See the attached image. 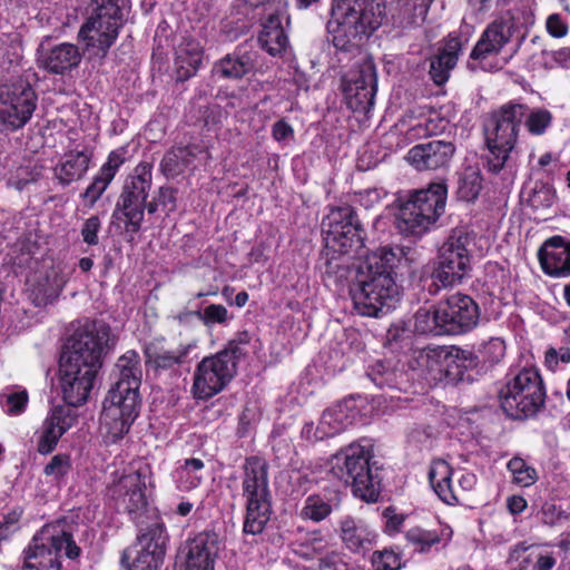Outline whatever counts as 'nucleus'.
I'll use <instances>...</instances> for the list:
<instances>
[{
    "label": "nucleus",
    "mask_w": 570,
    "mask_h": 570,
    "mask_svg": "<svg viewBox=\"0 0 570 570\" xmlns=\"http://www.w3.org/2000/svg\"><path fill=\"white\" fill-rule=\"evenodd\" d=\"M404 258L403 248L383 246L365 255L358 265L350 294L356 312L379 317L393 309L400 301L394 269Z\"/></svg>",
    "instance_id": "obj_1"
},
{
    "label": "nucleus",
    "mask_w": 570,
    "mask_h": 570,
    "mask_svg": "<svg viewBox=\"0 0 570 570\" xmlns=\"http://www.w3.org/2000/svg\"><path fill=\"white\" fill-rule=\"evenodd\" d=\"M99 370L60 361V386L67 405L53 406L36 432L38 453H51L62 435L77 423L78 413L72 407L87 402Z\"/></svg>",
    "instance_id": "obj_2"
},
{
    "label": "nucleus",
    "mask_w": 570,
    "mask_h": 570,
    "mask_svg": "<svg viewBox=\"0 0 570 570\" xmlns=\"http://www.w3.org/2000/svg\"><path fill=\"white\" fill-rule=\"evenodd\" d=\"M322 232L325 242L324 273L328 276L340 274L338 277H344L347 273V265L343 264L340 257L364 256L365 232L357 219L355 209L347 204L331 208L322 220Z\"/></svg>",
    "instance_id": "obj_3"
},
{
    "label": "nucleus",
    "mask_w": 570,
    "mask_h": 570,
    "mask_svg": "<svg viewBox=\"0 0 570 570\" xmlns=\"http://www.w3.org/2000/svg\"><path fill=\"white\" fill-rule=\"evenodd\" d=\"M384 9L383 0H333L328 41L338 50H352L381 26Z\"/></svg>",
    "instance_id": "obj_4"
},
{
    "label": "nucleus",
    "mask_w": 570,
    "mask_h": 570,
    "mask_svg": "<svg viewBox=\"0 0 570 570\" xmlns=\"http://www.w3.org/2000/svg\"><path fill=\"white\" fill-rule=\"evenodd\" d=\"M250 337L237 333L217 353L204 357L196 366L191 391L198 400H209L220 393L236 376L239 362L246 356Z\"/></svg>",
    "instance_id": "obj_5"
},
{
    "label": "nucleus",
    "mask_w": 570,
    "mask_h": 570,
    "mask_svg": "<svg viewBox=\"0 0 570 570\" xmlns=\"http://www.w3.org/2000/svg\"><path fill=\"white\" fill-rule=\"evenodd\" d=\"M372 458V446L356 442L341 449L331 459V473L366 502H376L381 493L380 469L371 463Z\"/></svg>",
    "instance_id": "obj_6"
},
{
    "label": "nucleus",
    "mask_w": 570,
    "mask_h": 570,
    "mask_svg": "<svg viewBox=\"0 0 570 570\" xmlns=\"http://www.w3.org/2000/svg\"><path fill=\"white\" fill-rule=\"evenodd\" d=\"M128 0H92L90 11L79 30V38L95 56L105 58L116 42L126 21Z\"/></svg>",
    "instance_id": "obj_7"
},
{
    "label": "nucleus",
    "mask_w": 570,
    "mask_h": 570,
    "mask_svg": "<svg viewBox=\"0 0 570 570\" xmlns=\"http://www.w3.org/2000/svg\"><path fill=\"white\" fill-rule=\"evenodd\" d=\"M528 111V106L509 101L492 112L487 135L489 171L499 174L509 165L511 153Z\"/></svg>",
    "instance_id": "obj_8"
},
{
    "label": "nucleus",
    "mask_w": 570,
    "mask_h": 570,
    "mask_svg": "<svg viewBox=\"0 0 570 570\" xmlns=\"http://www.w3.org/2000/svg\"><path fill=\"white\" fill-rule=\"evenodd\" d=\"M62 550L69 559H76L80 554V548L70 533L45 527L33 535L22 551L21 563L12 570H62Z\"/></svg>",
    "instance_id": "obj_9"
},
{
    "label": "nucleus",
    "mask_w": 570,
    "mask_h": 570,
    "mask_svg": "<svg viewBox=\"0 0 570 570\" xmlns=\"http://www.w3.org/2000/svg\"><path fill=\"white\" fill-rule=\"evenodd\" d=\"M501 409L512 419H527L535 415L546 402V390L539 372L522 368L507 381L499 392Z\"/></svg>",
    "instance_id": "obj_10"
},
{
    "label": "nucleus",
    "mask_w": 570,
    "mask_h": 570,
    "mask_svg": "<svg viewBox=\"0 0 570 570\" xmlns=\"http://www.w3.org/2000/svg\"><path fill=\"white\" fill-rule=\"evenodd\" d=\"M448 188L434 183L428 189L416 190L404 203L396 216V227L405 236H421L444 212Z\"/></svg>",
    "instance_id": "obj_11"
},
{
    "label": "nucleus",
    "mask_w": 570,
    "mask_h": 570,
    "mask_svg": "<svg viewBox=\"0 0 570 570\" xmlns=\"http://www.w3.org/2000/svg\"><path fill=\"white\" fill-rule=\"evenodd\" d=\"M151 181L153 164L148 161L139 163L124 181L112 217L124 219L125 228L129 233L136 234L141 228Z\"/></svg>",
    "instance_id": "obj_12"
},
{
    "label": "nucleus",
    "mask_w": 570,
    "mask_h": 570,
    "mask_svg": "<svg viewBox=\"0 0 570 570\" xmlns=\"http://www.w3.org/2000/svg\"><path fill=\"white\" fill-rule=\"evenodd\" d=\"M139 389L111 385L100 414V429L110 442L122 439L130 430L140 411Z\"/></svg>",
    "instance_id": "obj_13"
},
{
    "label": "nucleus",
    "mask_w": 570,
    "mask_h": 570,
    "mask_svg": "<svg viewBox=\"0 0 570 570\" xmlns=\"http://www.w3.org/2000/svg\"><path fill=\"white\" fill-rule=\"evenodd\" d=\"M110 327L104 323L86 321L67 338L61 354L62 362L100 368L102 355L109 346Z\"/></svg>",
    "instance_id": "obj_14"
},
{
    "label": "nucleus",
    "mask_w": 570,
    "mask_h": 570,
    "mask_svg": "<svg viewBox=\"0 0 570 570\" xmlns=\"http://www.w3.org/2000/svg\"><path fill=\"white\" fill-rule=\"evenodd\" d=\"M471 235L463 229H454L439 248L436 267L432 277L442 287L458 285L471 271L469 245Z\"/></svg>",
    "instance_id": "obj_15"
},
{
    "label": "nucleus",
    "mask_w": 570,
    "mask_h": 570,
    "mask_svg": "<svg viewBox=\"0 0 570 570\" xmlns=\"http://www.w3.org/2000/svg\"><path fill=\"white\" fill-rule=\"evenodd\" d=\"M514 32L513 23L509 20L498 19L492 21L481 33L479 40L473 47L470 59L476 61L484 70H500L512 58L498 56L502 49L511 41Z\"/></svg>",
    "instance_id": "obj_16"
},
{
    "label": "nucleus",
    "mask_w": 570,
    "mask_h": 570,
    "mask_svg": "<svg viewBox=\"0 0 570 570\" xmlns=\"http://www.w3.org/2000/svg\"><path fill=\"white\" fill-rule=\"evenodd\" d=\"M36 107L37 95L29 83H13L0 90V121L7 130L22 128Z\"/></svg>",
    "instance_id": "obj_17"
},
{
    "label": "nucleus",
    "mask_w": 570,
    "mask_h": 570,
    "mask_svg": "<svg viewBox=\"0 0 570 570\" xmlns=\"http://www.w3.org/2000/svg\"><path fill=\"white\" fill-rule=\"evenodd\" d=\"M376 90V68L372 60H364L353 69L344 85L347 104L353 111L357 112H368L371 110Z\"/></svg>",
    "instance_id": "obj_18"
},
{
    "label": "nucleus",
    "mask_w": 570,
    "mask_h": 570,
    "mask_svg": "<svg viewBox=\"0 0 570 570\" xmlns=\"http://www.w3.org/2000/svg\"><path fill=\"white\" fill-rule=\"evenodd\" d=\"M452 468L444 460H434L429 470V481L436 495L446 504L460 502V494L470 492L476 484V475L463 472L458 479V488L452 484Z\"/></svg>",
    "instance_id": "obj_19"
},
{
    "label": "nucleus",
    "mask_w": 570,
    "mask_h": 570,
    "mask_svg": "<svg viewBox=\"0 0 570 570\" xmlns=\"http://www.w3.org/2000/svg\"><path fill=\"white\" fill-rule=\"evenodd\" d=\"M440 305L446 334L466 333L476 326L479 306L470 296L456 293L440 302Z\"/></svg>",
    "instance_id": "obj_20"
},
{
    "label": "nucleus",
    "mask_w": 570,
    "mask_h": 570,
    "mask_svg": "<svg viewBox=\"0 0 570 570\" xmlns=\"http://www.w3.org/2000/svg\"><path fill=\"white\" fill-rule=\"evenodd\" d=\"M269 465L261 456H248L242 465V495L245 501H272Z\"/></svg>",
    "instance_id": "obj_21"
},
{
    "label": "nucleus",
    "mask_w": 570,
    "mask_h": 570,
    "mask_svg": "<svg viewBox=\"0 0 570 570\" xmlns=\"http://www.w3.org/2000/svg\"><path fill=\"white\" fill-rule=\"evenodd\" d=\"M185 570H214L220 542L214 530H204L186 543Z\"/></svg>",
    "instance_id": "obj_22"
},
{
    "label": "nucleus",
    "mask_w": 570,
    "mask_h": 570,
    "mask_svg": "<svg viewBox=\"0 0 570 570\" xmlns=\"http://www.w3.org/2000/svg\"><path fill=\"white\" fill-rule=\"evenodd\" d=\"M148 478V469H139L124 475L115 487L114 493L118 495L119 503L134 518L146 509L145 490Z\"/></svg>",
    "instance_id": "obj_23"
},
{
    "label": "nucleus",
    "mask_w": 570,
    "mask_h": 570,
    "mask_svg": "<svg viewBox=\"0 0 570 570\" xmlns=\"http://www.w3.org/2000/svg\"><path fill=\"white\" fill-rule=\"evenodd\" d=\"M455 147L451 141L431 140L412 147L407 160L419 170H434L450 164Z\"/></svg>",
    "instance_id": "obj_24"
},
{
    "label": "nucleus",
    "mask_w": 570,
    "mask_h": 570,
    "mask_svg": "<svg viewBox=\"0 0 570 570\" xmlns=\"http://www.w3.org/2000/svg\"><path fill=\"white\" fill-rule=\"evenodd\" d=\"M542 271L552 277L570 276V242L562 236L547 239L538 252Z\"/></svg>",
    "instance_id": "obj_25"
},
{
    "label": "nucleus",
    "mask_w": 570,
    "mask_h": 570,
    "mask_svg": "<svg viewBox=\"0 0 570 570\" xmlns=\"http://www.w3.org/2000/svg\"><path fill=\"white\" fill-rule=\"evenodd\" d=\"M341 501V492L337 489H323L304 500L298 517L304 521L320 523L340 508Z\"/></svg>",
    "instance_id": "obj_26"
},
{
    "label": "nucleus",
    "mask_w": 570,
    "mask_h": 570,
    "mask_svg": "<svg viewBox=\"0 0 570 570\" xmlns=\"http://www.w3.org/2000/svg\"><path fill=\"white\" fill-rule=\"evenodd\" d=\"M81 61V52L76 45L62 42L47 51H42L39 66L52 75H65L77 68Z\"/></svg>",
    "instance_id": "obj_27"
},
{
    "label": "nucleus",
    "mask_w": 570,
    "mask_h": 570,
    "mask_svg": "<svg viewBox=\"0 0 570 570\" xmlns=\"http://www.w3.org/2000/svg\"><path fill=\"white\" fill-rule=\"evenodd\" d=\"M68 282L67 275L59 266L52 267L31 285L30 298L36 306L51 304L60 295Z\"/></svg>",
    "instance_id": "obj_28"
},
{
    "label": "nucleus",
    "mask_w": 570,
    "mask_h": 570,
    "mask_svg": "<svg viewBox=\"0 0 570 570\" xmlns=\"http://www.w3.org/2000/svg\"><path fill=\"white\" fill-rule=\"evenodd\" d=\"M126 153L125 148H118L108 155L107 161L101 166L99 173L82 194V197L88 199L90 205H94L101 197L112 181L120 166L126 160Z\"/></svg>",
    "instance_id": "obj_29"
},
{
    "label": "nucleus",
    "mask_w": 570,
    "mask_h": 570,
    "mask_svg": "<svg viewBox=\"0 0 570 570\" xmlns=\"http://www.w3.org/2000/svg\"><path fill=\"white\" fill-rule=\"evenodd\" d=\"M196 344H180L174 350H167L157 343H150L145 348L146 363L155 370H169L183 364Z\"/></svg>",
    "instance_id": "obj_30"
},
{
    "label": "nucleus",
    "mask_w": 570,
    "mask_h": 570,
    "mask_svg": "<svg viewBox=\"0 0 570 570\" xmlns=\"http://www.w3.org/2000/svg\"><path fill=\"white\" fill-rule=\"evenodd\" d=\"M255 66V53L240 45L232 55L220 59L214 67L216 73L223 78L239 79L250 72Z\"/></svg>",
    "instance_id": "obj_31"
},
{
    "label": "nucleus",
    "mask_w": 570,
    "mask_h": 570,
    "mask_svg": "<svg viewBox=\"0 0 570 570\" xmlns=\"http://www.w3.org/2000/svg\"><path fill=\"white\" fill-rule=\"evenodd\" d=\"M433 0H393L392 20L400 28L421 24Z\"/></svg>",
    "instance_id": "obj_32"
},
{
    "label": "nucleus",
    "mask_w": 570,
    "mask_h": 570,
    "mask_svg": "<svg viewBox=\"0 0 570 570\" xmlns=\"http://www.w3.org/2000/svg\"><path fill=\"white\" fill-rule=\"evenodd\" d=\"M200 153H203V148L198 145L174 147L164 155L160 169L168 178L177 177L194 166V161Z\"/></svg>",
    "instance_id": "obj_33"
},
{
    "label": "nucleus",
    "mask_w": 570,
    "mask_h": 570,
    "mask_svg": "<svg viewBox=\"0 0 570 570\" xmlns=\"http://www.w3.org/2000/svg\"><path fill=\"white\" fill-rule=\"evenodd\" d=\"M90 156L85 151L70 153L53 168L55 178L66 187L82 179L88 171Z\"/></svg>",
    "instance_id": "obj_34"
},
{
    "label": "nucleus",
    "mask_w": 570,
    "mask_h": 570,
    "mask_svg": "<svg viewBox=\"0 0 570 570\" xmlns=\"http://www.w3.org/2000/svg\"><path fill=\"white\" fill-rule=\"evenodd\" d=\"M258 42L272 56L279 55L286 50L288 38L282 26L279 12L268 14L258 36Z\"/></svg>",
    "instance_id": "obj_35"
},
{
    "label": "nucleus",
    "mask_w": 570,
    "mask_h": 570,
    "mask_svg": "<svg viewBox=\"0 0 570 570\" xmlns=\"http://www.w3.org/2000/svg\"><path fill=\"white\" fill-rule=\"evenodd\" d=\"M340 529L344 544L353 552L366 549L375 539V533L370 530L366 523L352 517L342 519Z\"/></svg>",
    "instance_id": "obj_36"
},
{
    "label": "nucleus",
    "mask_w": 570,
    "mask_h": 570,
    "mask_svg": "<svg viewBox=\"0 0 570 570\" xmlns=\"http://www.w3.org/2000/svg\"><path fill=\"white\" fill-rule=\"evenodd\" d=\"M356 411L348 401H343L326 409L321 416V429L327 438L334 436L353 424Z\"/></svg>",
    "instance_id": "obj_37"
},
{
    "label": "nucleus",
    "mask_w": 570,
    "mask_h": 570,
    "mask_svg": "<svg viewBox=\"0 0 570 570\" xmlns=\"http://www.w3.org/2000/svg\"><path fill=\"white\" fill-rule=\"evenodd\" d=\"M114 385H125L139 389L141 380L140 357L136 351H127L121 355L114 367Z\"/></svg>",
    "instance_id": "obj_38"
},
{
    "label": "nucleus",
    "mask_w": 570,
    "mask_h": 570,
    "mask_svg": "<svg viewBox=\"0 0 570 570\" xmlns=\"http://www.w3.org/2000/svg\"><path fill=\"white\" fill-rule=\"evenodd\" d=\"M446 357L444 362V375L453 381L462 380L465 371L472 370L478 365V356L469 350H463L454 345L446 346Z\"/></svg>",
    "instance_id": "obj_39"
},
{
    "label": "nucleus",
    "mask_w": 570,
    "mask_h": 570,
    "mask_svg": "<svg viewBox=\"0 0 570 570\" xmlns=\"http://www.w3.org/2000/svg\"><path fill=\"white\" fill-rule=\"evenodd\" d=\"M203 60L200 45L194 40H184L176 49L175 63L180 79L194 76Z\"/></svg>",
    "instance_id": "obj_40"
},
{
    "label": "nucleus",
    "mask_w": 570,
    "mask_h": 570,
    "mask_svg": "<svg viewBox=\"0 0 570 570\" xmlns=\"http://www.w3.org/2000/svg\"><path fill=\"white\" fill-rule=\"evenodd\" d=\"M272 514V501H245L243 532L257 535L266 528Z\"/></svg>",
    "instance_id": "obj_41"
},
{
    "label": "nucleus",
    "mask_w": 570,
    "mask_h": 570,
    "mask_svg": "<svg viewBox=\"0 0 570 570\" xmlns=\"http://www.w3.org/2000/svg\"><path fill=\"white\" fill-rule=\"evenodd\" d=\"M205 464L203 460L191 458L186 459L183 464L173 472V479L178 490L190 491L198 488L203 482V471Z\"/></svg>",
    "instance_id": "obj_42"
},
{
    "label": "nucleus",
    "mask_w": 570,
    "mask_h": 570,
    "mask_svg": "<svg viewBox=\"0 0 570 570\" xmlns=\"http://www.w3.org/2000/svg\"><path fill=\"white\" fill-rule=\"evenodd\" d=\"M451 532L446 529L429 530L421 527H414L406 531L405 539L415 548L416 551L426 553L443 540L448 541Z\"/></svg>",
    "instance_id": "obj_43"
},
{
    "label": "nucleus",
    "mask_w": 570,
    "mask_h": 570,
    "mask_svg": "<svg viewBox=\"0 0 570 570\" xmlns=\"http://www.w3.org/2000/svg\"><path fill=\"white\" fill-rule=\"evenodd\" d=\"M414 330L425 335H444L446 331L443 326L440 303L433 308H420L414 315Z\"/></svg>",
    "instance_id": "obj_44"
},
{
    "label": "nucleus",
    "mask_w": 570,
    "mask_h": 570,
    "mask_svg": "<svg viewBox=\"0 0 570 570\" xmlns=\"http://www.w3.org/2000/svg\"><path fill=\"white\" fill-rule=\"evenodd\" d=\"M481 170L476 166H468L459 179L458 195L465 202H473L482 189Z\"/></svg>",
    "instance_id": "obj_45"
},
{
    "label": "nucleus",
    "mask_w": 570,
    "mask_h": 570,
    "mask_svg": "<svg viewBox=\"0 0 570 570\" xmlns=\"http://www.w3.org/2000/svg\"><path fill=\"white\" fill-rule=\"evenodd\" d=\"M167 532L164 523L159 521H154L147 525L146 529H140V534L138 535V540L141 547L161 551L165 554L166 551V542H167Z\"/></svg>",
    "instance_id": "obj_46"
},
{
    "label": "nucleus",
    "mask_w": 570,
    "mask_h": 570,
    "mask_svg": "<svg viewBox=\"0 0 570 570\" xmlns=\"http://www.w3.org/2000/svg\"><path fill=\"white\" fill-rule=\"evenodd\" d=\"M537 546L519 542L510 549L507 563L511 570H533Z\"/></svg>",
    "instance_id": "obj_47"
},
{
    "label": "nucleus",
    "mask_w": 570,
    "mask_h": 570,
    "mask_svg": "<svg viewBox=\"0 0 570 570\" xmlns=\"http://www.w3.org/2000/svg\"><path fill=\"white\" fill-rule=\"evenodd\" d=\"M446 346H426L417 354V363L429 372L444 374V362Z\"/></svg>",
    "instance_id": "obj_48"
},
{
    "label": "nucleus",
    "mask_w": 570,
    "mask_h": 570,
    "mask_svg": "<svg viewBox=\"0 0 570 570\" xmlns=\"http://www.w3.org/2000/svg\"><path fill=\"white\" fill-rule=\"evenodd\" d=\"M28 401L29 396L26 390L7 389L0 394L2 410L10 416L22 414L27 409Z\"/></svg>",
    "instance_id": "obj_49"
},
{
    "label": "nucleus",
    "mask_w": 570,
    "mask_h": 570,
    "mask_svg": "<svg viewBox=\"0 0 570 570\" xmlns=\"http://www.w3.org/2000/svg\"><path fill=\"white\" fill-rule=\"evenodd\" d=\"M552 114L544 108H534L527 111L523 120L527 130L534 136L543 135L552 122Z\"/></svg>",
    "instance_id": "obj_50"
},
{
    "label": "nucleus",
    "mask_w": 570,
    "mask_h": 570,
    "mask_svg": "<svg viewBox=\"0 0 570 570\" xmlns=\"http://www.w3.org/2000/svg\"><path fill=\"white\" fill-rule=\"evenodd\" d=\"M507 466L513 475V482L521 487H530L538 479L535 469L527 464V462L519 456L512 458Z\"/></svg>",
    "instance_id": "obj_51"
},
{
    "label": "nucleus",
    "mask_w": 570,
    "mask_h": 570,
    "mask_svg": "<svg viewBox=\"0 0 570 570\" xmlns=\"http://www.w3.org/2000/svg\"><path fill=\"white\" fill-rule=\"evenodd\" d=\"M367 376L379 387H397V372L384 362L373 364Z\"/></svg>",
    "instance_id": "obj_52"
},
{
    "label": "nucleus",
    "mask_w": 570,
    "mask_h": 570,
    "mask_svg": "<svg viewBox=\"0 0 570 570\" xmlns=\"http://www.w3.org/2000/svg\"><path fill=\"white\" fill-rule=\"evenodd\" d=\"M71 458L67 453H59L51 458L43 468V474L52 478L55 481H62L71 471Z\"/></svg>",
    "instance_id": "obj_53"
},
{
    "label": "nucleus",
    "mask_w": 570,
    "mask_h": 570,
    "mask_svg": "<svg viewBox=\"0 0 570 570\" xmlns=\"http://www.w3.org/2000/svg\"><path fill=\"white\" fill-rule=\"evenodd\" d=\"M478 353L483 362L498 364L505 355V343L500 337H491L478 347Z\"/></svg>",
    "instance_id": "obj_54"
},
{
    "label": "nucleus",
    "mask_w": 570,
    "mask_h": 570,
    "mask_svg": "<svg viewBox=\"0 0 570 570\" xmlns=\"http://www.w3.org/2000/svg\"><path fill=\"white\" fill-rule=\"evenodd\" d=\"M164 553L145 547L138 552L131 563L130 570H157L163 563Z\"/></svg>",
    "instance_id": "obj_55"
},
{
    "label": "nucleus",
    "mask_w": 570,
    "mask_h": 570,
    "mask_svg": "<svg viewBox=\"0 0 570 570\" xmlns=\"http://www.w3.org/2000/svg\"><path fill=\"white\" fill-rule=\"evenodd\" d=\"M455 67L452 59H446L442 55H436L430 60V77L435 85H443L450 77V71Z\"/></svg>",
    "instance_id": "obj_56"
},
{
    "label": "nucleus",
    "mask_w": 570,
    "mask_h": 570,
    "mask_svg": "<svg viewBox=\"0 0 570 570\" xmlns=\"http://www.w3.org/2000/svg\"><path fill=\"white\" fill-rule=\"evenodd\" d=\"M528 202L533 209L549 208L554 202V194L548 185L537 184Z\"/></svg>",
    "instance_id": "obj_57"
},
{
    "label": "nucleus",
    "mask_w": 570,
    "mask_h": 570,
    "mask_svg": "<svg viewBox=\"0 0 570 570\" xmlns=\"http://www.w3.org/2000/svg\"><path fill=\"white\" fill-rule=\"evenodd\" d=\"M372 563L376 570H400L402 559L399 553L392 550L375 551Z\"/></svg>",
    "instance_id": "obj_58"
},
{
    "label": "nucleus",
    "mask_w": 570,
    "mask_h": 570,
    "mask_svg": "<svg viewBox=\"0 0 570 570\" xmlns=\"http://www.w3.org/2000/svg\"><path fill=\"white\" fill-rule=\"evenodd\" d=\"M196 315L206 326L224 324L228 320V311L220 304H210L203 312H196Z\"/></svg>",
    "instance_id": "obj_59"
},
{
    "label": "nucleus",
    "mask_w": 570,
    "mask_h": 570,
    "mask_svg": "<svg viewBox=\"0 0 570 570\" xmlns=\"http://www.w3.org/2000/svg\"><path fill=\"white\" fill-rule=\"evenodd\" d=\"M101 228V222L100 218L96 215L90 216L87 218L80 229V234L82 237V240L89 245L95 246L99 243L98 234Z\"/></svg>",
    "instance_id": "obj_60"
},
{
    "label": "nucleus",
    "mask_w": 570,
    "mask_h": 570,
    "mask_svg": "<svg viewBox=\"0 0 570 570\" xmlns=\"http://www.w3.org/2000/svg\"><path fill=\"white\" fill-rule=\"evenodd\" d=\"M40 173L29 167H19L14 174H11L8 184L18 190H22L29 183L36 181Z\"/></svg>",
    "instance_id": "obj_61"
},
{
    "label": "nucleus",
    "mask_w": 570,
    "mask_h": 570,
    "mask_svg": "<svg viewBox=\"0 0 570 570\" xmlns=\"http://www.w3.org/2000/svg\"><path fill=\"white\" fill-rule=\"evenodd\" d=\"M466 42V39L462 40L459 36L450 33L440 55L446 59H452L453 63L456 66L459 56L462 53Z\"/></svg>",
    "instance_id": "obj_62"
},
{
    "label": "nucleus",
    "mask_w": 570,
    "mask_h": 570,
    "mask_svg": "<svg viewBox=\"0 0 570 570\" xmlns=\"http://www.w3.org/2000/svg\"><path fill=\"white\" fill-rule=\"evenodd\" d=\"M448 122L440 117H430L421 120L414 128L417 129V135L433 136L445 130Z\"/></svg>",
    "instance_id": "obj_63"
},
{
    "label": "nucleus",
    "mask_w": 570,
    "mask_h": 570,
    "mask_svg": "<svg viewBox=\"0 0 570 570\" xmlns=\"http://www.w3.org/2000/svg\"><path fill=\"white\" fill-rule=\"evenodd\" d=\"M544 362L550 371H556L559 363H570V350L568 347H560L559 350L551 347L546 352Z\"/></svg>",
    "instance_id": "obj_64"
}]
</instances>
